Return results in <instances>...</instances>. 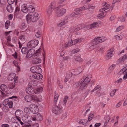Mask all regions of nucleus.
Here are the masks:
<instances>
[{"label": "nucleus", "mask_w": 127, "mask_h": 127, "mask_svg": "<svg viewBox=\"0 0 127 127\" xmlns=\"http://www.w3.org/2000/svg\"><path fill=\"white\" fill-rule=\"evenodd\" d=\"M91 76L90 75L88 76L84 79H82L79 82H77L76 83V85L78 87L80 86V89H81L86 88L87 84L90 81Z\"/></svg>", "instance_id": "nucleus-1"}, {"label": "nucleus", "mask_w": 127, "mask_h": 127, "mask_svg": "<svg viewBox=\"0 0 127 127\" xmlns=\"http://www.w3.org/2000/svg\"><path fill=\"white\" fill-rule=\"evenodd\" d=\"M81 70H80L78 71L77 69H72L71 70H70L67 72L65 78L64 80L65 82H67L68 80L70 78L72 75H77L81 73Z\"/></svg>", "instance_id": "nucleus-2"}, {"label": "nucleus", "mask_w": 127, "mask_h": 127, "mask_svg": "<svg viewBox=\"0 0 127 127\" xmlns=\"http://www.w3.org/2000/svg\"><path fill=\"white\" fill-rule=\"evenodd\" d=\"M52 112L55 114L59 115L62 113L63 108L62 106L59 104L58 105H54L52 107Z\"/></svg>", "instance_id": "nucleus-3"}, {"label": "nucleus", "mask_w": 127, "mask_h": 127, "mask_svg": "<svg viewBox=\"0 0 127 127\" xmlns=\"http://www.w3.org/2000/svg\"><path fill=\"white\" fill-rule=\"evenodd\" d=\"M25 100L28 102H29L32 100L38 101L39 99L36 95H27L25 97Z\"/></svg>", "instance_id": "nucleus-4"}, {"label": "nucleus", "mask_w": 127, "mask_h": 127, "mask_svg": "<svg viewBox=\"0 0 127 127\" xmlns=\"http://www.w3.org/2000/svg\"><path fill=\"white\" fill-rule=\"evenodd\" d=\"M56 3L55 2H53L49 6L47 10V14L48 15H51L53 9L56 7Z\"/></svg>", "instance_id": "nucleus-5"}, {"label": "nucleus", "mask_w": 127, "mask_h": 127, "mask_svg": "<svg viewBox=\"0 0 127 127\" xmlns=\"http://www.w3.org/2000/svg\"><path fill=\"white\" fill-rule=\"evenodd\" d=\"M58 7H57L54 9L55 11L56 12V14H57L59 16H62L66 12V10L64 8H61L60 11H58V10L59 9Z\"/></svg>", "instance_id": "nucleus-6"}, {"label": "nucleus", "mask_w": 127, "mask_h": 127, "mask_svg": "<svg viewBox=\"0 0 127 127\" xmlns=\"http://www.w3.org/2000/svg\"><path fill=\"white\" fill-rule=\"evenodd\" d=\"M39 41L36 40L30 41L27 44V46L29 48H33L36 46L38 44Z\"/></svg>", "instance_id": "nucleus-7"}, {"label": "nucleus", "mask_w": 127, "mask_h": 127, "mask_svg": "<svg viewBox=\"0 0 127 127\" xmlns=\"http://www.w3.org/2000/svg\"><path fill=\"white\" fill-rule=\"evenodd\" d=\"M31 72L33 73H41L42 70L41 69L37 66L32 67L30 69Z\"/></svg>", "instance_id": "nucleus-8"}, {"label": "nucleus", "mask_w": 127, "mask_h": 127, "mask_svg": "<svg viewBox=\"0 0 127 127\" xmlns=\"http://www.w3.org/2000/svg\"><path fill=\"white\" fill-rule=\"evenodd\" d=\"M30 110L33 114L38 113L39 109L37 105L34 104H31L30 105Z\"/></svg>", "instance_id": "nucleus-9"}, {"label": "nucleus", "mask_w": 127, "mask_h": 127, "mask_svg": "<svg viewBox=\"0 0 127 127\" xmlns=\"http://www.w3.org/2000/svg\"><path fill=\"white\" fill-rule=\"evenodd\" d=\"M28 86L29 87L27 88L26 89V92L30 95L32 94L33 92V90L32 88V83L29 82L28 83Z\"/></svg>", "instance_id": "nucleus-10"}, {"label": "nucleus", "mask_w": 127, "mask_h": 127, "mask_svg": "<svg viewBox=\"0 0 127 127\" xmlns=\"http://www.w3.org/2000/svg\"><path fill=\"white\" fill-rule=\"evenodd\" d=\"M34 55L35 56V50L33 49H31L28 50L26 57L27 58H29Z\"/></svg>", "instance_id": "nucleus-11"}, {"label": "nucleus", "mask_w": 127, "mask_h": 127, "mask_svg": "<svg viewBox=\"0 0 127 127\" xmlns=\"http://www.w3.org/2000/svg\"><path fill=\"white\" fill-rule=\"evenodd\" d=\"M39 17V14L36 12L32 13V22H34L36 21Z\"/></svg>", "instance_id": "nucleus-12"}, {"label": "nucleus", "mask_w": 127, "mask_h": 127, "mask_svg": "<svg viewBox=\"0 0 127 127\" xmlns=\"http://www.w3.org/2000/svg\"><path fill=\"white\" fill-rule=\"evenodd\" d=\"M41 73H37L35 74H33L32 76V78L37 80H39L43 78L42 75L40 74Z\"/></svg>", "instance_id": "nucleus-13"}, {"label": "nucleus", "mask_w": 127, "mask_h": 127, "mask_svg": "<svg viewBox=\"0 0 127 127\" xmlns=\"http://www.w3.org/2000/svg\"><path fill=\"white\" fill-rule=\"evenodd\" d=\"M120 72L121 73L124 75L123 77V79H126L127 78V68H123L120 71Z\"/></svg>", "instance_id": "nucleus-14"}, {"label": "nucleus", "mask_w": 127, "mask_h": 127, "mask_svg": "<svg viewBox=\"0 0 127 127\" xmlns=\"http://www.w3.org/2000/svg\"><path fill=\"white\" fill-rule=\"evenodd\" d=\"M68 22L67 20L65 19L64 21L62 22L57 24L58 27L61 30L63 29L64 27V25Z\"/></svg>", "instance_id": "nucleus-15"}, {"label": "nucleus", "mask_w": 127, "mask_h": 127, "mask_svg": "<svg viewBox=\"0 0 127 127\" xmlns=\"http://www.w3.org/2000/svg\"><path fill=\"white\" fill-rule=\"evenodd\" d=\"M106 2H105V4L104 5H103V6H105V7H104L101 9L100 10V11L101 12L104 11L108 8H109L110 7V5L109 4H107V5H106ZM114 7L113 6H112L110 7V9L111 10H112Z\"/></svg>", "instance_id": "nucleus-16"}, {"label": "nucleus", "mask_w": 127, "mask_h": 127, "mask_svg": "<svg viewBox=\"0 0 127 127\" xmlns=\"http://www.w3.org/2000/svg\"><path fill=\"white\" fill-rule=\"evenodd\" d=\"M21 11L24 13H26L28 12V6L26 4H23L21 7Z\"/></svg>", "instance_id": "nucleus-17"}, {"label": "nucleus", "mask_w": 127, "mask_h": 127, "mask_svg": "<svg viewBox=\"0 0 127 127\" xmlns=\"http://www.w3.org/2000/svg\"><path fill=\"white\" fill-rule=\"evenodd\" d=\"M40 57H35L32 61V63L33 64H36L41 63V59Z\"/></svg>", "instance_id": "nucleus-18"}, {"label": "nucleus", "mask_w": 127, "mask_h": 127, "mask_svg": "<svg viewBox=\"0 0 127 127\" xmlns=\"http://www.w3.org/2000/svg\"><path fill=\"white\" fill-rule=\"evenodd\" d=\"M88 29H90L95 27H97L99 26L98 23L95 22L92 24L88 25L87 26Z\"/></svg>", "instance_id": "nucleus-19"}, {"label": "nucleus", "mask_w": 127, "mask_h": 127, "mask_svg": "<svg viewBox=\"0 0 127 127\" xmlns=\"http://www.w3.org/2000/svg\"><path fill=\"white\" fill-rule=\"evenodd\" d=\"M110 118L108 116H105L104 117V127H109L107 125L109 120Z\"/></svg>", "instance_id": "nucleus-20"}, {"label": "nucleus", "mask_w": 127, "mask_h": 127, "mask_svg": "<svg viewBox=\"0 0 127 127\" xmlns=\"http://www.w3.org/2000/svg\"><path fill=\"white\" fill-rule=\"evenodd\" d=\"M127 60V55L125 54L118 60V62L120 64H122L124 61Z\"/></svg>", "instance_id": "nucleus-21"}, {"label": "nucleus", "mask_w": 127, "mask_h": 127, "mask_svg": "<svg viewBox=\"0 0 127 127\" xmlns=\"http://www.w3.org/2000/svg\"><path fill=\"white\" fill-rule=\"evenodd\" d=\"M16 76V74L15 73H12L9 74L8 76L7 79L8 81H11L13 80Z\"/></svg>", "instance_id": "nucleus-22"}, {"label": "nucleus", "mask_w": 127, "mask_h": 127, "mask_svg": "<svg viewBox=\"0 0 127 127\" xmlns=\"http://www.w3.org/2000/svg\"><path fill=\"white\" fill-rule=\"evenodd\" d=\"M113 49H111L109 50L106 55V57L108 59L110 58L113 55Z\"/></svg>", "instance_id": "nucleus-23"}, {"label": "nucleus", "mask_w": 127, "mask_h": 127, "mask_svg": "<svg viewBox=\"0 0 127 127\" xmlns=\"http://www.w3.org/2000/svg\"><path fill=\"white\" fill-rule=\"evenodd\" d=\"M124 37V35L121 34V35H116L114 36L113 37V39L116 40H119L122 39Z\"/></svg>", "instance_id": "nucleus-24"}, {"label": "nucleus", "mask_w": 127, "mask_h": 127, "mask_svg": "<svg viewBox=\"0 0 127 127\" xmlns=\"http://www.w3.org/2000/svg\"><path fill=\"white\" fill-rule=\"evenodd\" d=\"M30 118V117L27 114H24L22 117V120L24 122H26Z\"/></svg>", "instance_id": "nucleus-25"}, {"label": "nucleus", "mask_w": 127, "mask_h": 127, "mask_svg": "<svg viewBox=\"0 0 127 127\" xmlns=\"http://www.w3.org/2000/svg\"><path fill=\"white\" fill-rule=\"evenodd\" d=\"M98 43H100L105 41L107 38L105 37H102L97 38Z\"/></svg>", "instance_id": "nucleus-26"}, {"label": "nucleus", "mask_w": 127, "mask_h": 127, "mask_svg": "<svg viewBox=\"0 0 127 127\" xmlns=\"http://www.w3.org/2000/svg\"><path fill=\"white\" fill-rule=\"evenodd\" d=\"M41 52V48H39L38 50H36V52H35V56L40 57L42 55Z\"/></svg>", "instance_id": "nucleus-27"}, {"label": "nucleus", "mask_w": 127, "mask_h": 127, "mask_svg": "<svg viewBox=\"0 0 127 127\" xmlns=\"http://www.w3.org/2000/svg\"><path fill=\"white\" fill-rule=\"evenodd\" d=\"M43 91V88L42 87H37L35 89V93L36 94H39L42 93Z\"/></svg>", "instance_id": "nucleus-28"}, {"label": "nucleus", "mask_w": 127, "mask_h": 127, "mask_svg": "<svg viewBox=\"0 0 127 127\" xmlns=\"http://www.w3.org/2000/svg\"><path fill=\"white\" fill-rule=\"evenodd\" d=\"M28 11L29 12H33L35 10V8L34 6L32 5L28 6Z\"/></svg>", "instance_id": "nucleus-29"}, {"label": "nucleus", "mask_w": 127, "mask_h": 127, "mask_svg": "<svg viewBox=\"0 0 127 127\" xmlns=\"http://www.w3.org/2000/svg\"><path fill=\"white\" fill-rule=\"evenodd\" d=\"M83 40V39L82 38H78L75 40H72L73 45H74L78 42H82Z\"/></svg>", "instance_id": "nucleus-30"}, {"label": "nucleus", "mask_w": 127, "mask_h": 127, "mask_svg": "<svg viewBox=\"0 0 127 127\" xmlns=\"http://www.w3.org/2000/svg\"><path fill=\"white\" fill-rule=\"evenodd\" d=\"M26 17L27 22L32 21V14H28L26 16Z\"/></svg>", "instance_id": "nucleus-31"}, {"label": "nucleus", "mask_w": 127, "mask_h": 127, "mask_svg": "<svg viewBox=\"0 0 127 127\" xmlns=\"http://www.w3.org/2000/svg\"><path fill=\"white\" fill-rule=\"evenodd\" d=\"M35 115L37 121H41L43 120L42 116L40 114H38Z\"/></svg>", "instance_id": "nucleus-32"}, {"label": "nucleus", "mask_w": 127, "mask_h": 127, "mask_svg": "<svg viewBox=\"0 0 127 127\" xmlns=\"http://www.w3.org/2000/svg\"><path fill=\"white\" fill-rule=\"evenodd\" d=\"M98 43L97 38H96L92 40L91 44L92 45H95Z\"/></svg>", "instance_id": "nucleus-33"}, {"label": "nucleus", "mask_w": 127, "mask_h": 127, "mask_svg": "<svg viewBox=\"0 0 127 127\" xmlns=\"http://www.w3.org/2000/svg\"><path fill=\"white\" fill-rule=\"evenodd\" d=\"M7 11L10 12H13V8L12 6L11 5H9L7 6L6 8Z\"/></svg>", "instance_id": "nucleus-34"}, {"label": "nucleus", "mask_w": 127, "mask_h": 127, "mask_svg": "<svg viewBox=\"0 0 127 127\" xmlns=\"http://www.w3.org/2000/svg\"><path fill=\"white\" fill-rule=\"evenodd\" d=\"M0 89L2 91H5L7 90V87L4 84H2L0 86Z\"/></svg>", "instance_id": "nucleus-35"}, {"label": "nucleus", "mask_w": 127, "mask_h": 127, "mask_svg": "<svg viewBox=\"0 0 127 127\" xmlns=\"http://www.w3.org/2000/svg\"><path fill=\"white\" fill-rule=\"evenodd\" d=\"M28 49L27 47H23L22 48L21 51L22 53L25 54L27 53Z\"/></svg>", "instance_id": "nucleus-36"}, {"label": "nucleus", "mask_w": 127, "mask_h": 127, "mask_svg": "<svg viewBox=\"0 0 127 127\" xmlns=\"http://www.w3.org/2000/svg\"><path fill=\"white\" fill-rule=\"evenodd\" d=\"M124 26L123 25H121L116 28L115 30V32H118L121 31V30L123 29L124 28Z\"/></svg>", "instance_id": "nucleus-37"}, {"label": "nucleus", "mask_w": 127, "mask_h": 127, "mask_svg": "<svg viewBox=\"0 0 127 127\" xmlns=\"http://www.w3.org/2000/svg\"><path fill=\"white\" fill-rule=\"evenodd\" d=\"M21 112H22V111L20 110H16L15 112V115L17 117H19L20 116Z\"/></svg>", "instance_id": "nucleus-38"}, {"label": "nucleus", "mask_w": 127, "mask_h": 127, "mask_svg": "<svg viewBox=\"0 0 127 127\" xmlns=\"http://www.w3.org/2000/svg\"><path fill=\"white\" fill-rule=\"evenodd\" d=\"M117 91L118 89H116L111 91L110 93V96L111 97L114 96L115 95L116 92Z\"/></svg>", "instance_id": "nucleus-39"}, {"label": "nucleus", "mask_w": 127, "mask_h": 127, "mask_svg": "<svg viewBox=\"0 0 127 127\" xmlns=\"http://www.w3.org/2000/svg\"><path fill=\"white\" fill-rule=\"evenodd\" d=\"M25 123V125L27 126H31L32 124V122L31 120H28L26 122H24Z\"/></svg>", "instance_id": "nucleus-40"}, {"label": "nucleus", "mask_w": 127, "mask_h": 127, "mask_svg": "<svg viewBox=\"0 0 127 127\" xmlns=\"http://www.w3.org/2000/svg\"><path fill=\"white\" fill-rule=\"evenodd\" d=\"M82 28V26L81 25H79L76 26L74 28V30L75 32L79 30L80 29Z\"/></svg>", "instance_id": "nucleus-41"}, {"label": "nucleus", "mask_w": 127, "mask_h": 127, "mask_svg": "<svg viewBox=\"0 0 127 127\" xmlns=\"http://www.w3.org/2000/svg\"><path fill=\"white\" fill-rule=\"evenodd\" d=\"M24 111L26 113H29L30 110V105L29 107H25L24 109Z\"/></svg>", "instance_id": "nucleus-42"}, {"label": "nucleus", "mask_w": 127, "mask_h": 127, "mask_svg": "<svg viewBox=\"0 0 127 127\" xmlns=\"http://www.w3.org/2000/svg\"><path fill=\"white\" fill-rule=\"evenodd\" d=\"M51 122V120L50 119H47L45 120V123L46 125L48 126L50 124Z\"/></svg>", "instance_id": "nucleus-43"}, {"label": "nucleus", "mask_w": 127, "mask_h": 127, "mask_svg": "<svg viewBox=\"0 0 127 127\" xmlns=\"http://www.w3.org/2000/svg\"><path fill=\"white\" fill-rule=\"evenodd\" d=\"M90 7L89 6V5H85L83 6L80 7V8L81 11L83 10H84L85 9H87L89 8Z\"/></svg>", "instance_id": "nucleus-44"}, {"label": "nucleus", "mask_w": 127, "mask_h": 127, "mask_svg": "<svg viewBox=\"0 0 127 127\" xmlns=\"http://www.w3.org/2000/svg\"><path fill=\"white\" fill-rule=\"evenodd\" d=\"M58 95L56 93H55L54 96V100L55 103H56L58 99Z\"/></svg>", "instance_id": "nucleus-45"}, {"label": "nucleus", "mask_w": 127, "mask_h": 127, "mask_svg": "<svg viewBox=\"0 0 127 127\" xmlns=\"http://www.w3.org/2000/svg\"><path fill=\"white\" fill-rule=\"evenodd\" d=\"M82 124L85 126H87L88 124V121L86 119H82Z\"/></svg>", "instance_id": "nucleus-46"}, {"label": "nucleus", "mask_w": 127, "mask_h": 127, "mask_svg": "<svg viewBox=\"0 0 127 127\" xmlns=\"http://www.w3.org/2000/svg\"><path fill=\"white\" fill-rule=\"evenodd\" d=\"M8 87L9 89H11L15 87V85L13 83H10L8 84Z\"/></svg>", "instance_id": "nucleus-47"}, {"label": "nucleus", "mask_w": 127, "mask_h": 127, "mask_svg": "<svg viewBox=\"0 0 127 127\" xmlns=\"http://www.w3.org/2000/svg\"><path fill=\"white\" fill-rule=\"evenodd\" d=\"M74 59L75 60L77 61H82L81 58L79 56H75L74 57Z\"/></svg>", "instance_id": "nucleus-48"}, {"label": "nucleus", "mask_w": 127, "mask_h": 127, "mask_svg": "<svg viewBox=\"0 0 127 127\" xmlns=\"http://www.w3.org/2000/svg\"><path fill=\"white\" fill-rule=\"evenodd\" d=\"M104 14V12H102L99 14L97 16L98 18L100 19L104 17L105 16Z\"/></svg>", "instance_id": "nucleus-49"}, {"label": "nucleus", "mask_w": 127, "mask_h": 127, "mask_svg": "<svg viewBox=\"0 0 127 127\" xmlns=\"http://www.w3.org/2000/svg\"><path fill=\"white\" fill-rule=\"evenodd\" d=\"M80 8L76 9H75V13L74 14L76 15L79 14L80 12L81 11Z\"/></svg>", "instance_id": "nucleus-50"}, {"label": "nucleus", "mask_w": 127, "mask_h": 127, "mask_svg": "<svg viewBox=\"0 0 127 127\" xmlns=\"http://www.w3.org/2000/svg\"><path fill=\"white\" fill-rule=\"evenodd\" d=\"M68 97L67 96L65 97L63 102V105L65 106L66 105V103L67 102Z\"/></svg>", "instance_id": "nucleus-51"}, {"label": "nucleus", "mask_w": 127, "mask_h": 127, "mask_svg": "<svg viewBox=\"0 0 127 127\" xmlns=\"http://www.w3.org/2000/svg\"><path fill=\"white\" fill-rule=\"evenodd\" d=\"M41 35V34L39 31H38L35 34V36L37 38L40 37Z\"/></svg>", "instance_id": "nucleus-52"}, {"label": "nucleus", "mask_w": 127, "mask_h": 127, "mask_svg": "<svg viewBox=\"0 0 127 127\" xmlns=\"http://www.w3.org/2000/svg\"><path fill=\"white\" fill-rule=\"evenodd\" d=\"M93 114L90 113L88 117V120L89 121H91L93 117Z\"/></svg>", "instance_id": "nucleus-53"}, {"label": "nucleus", "mask_w": 127, "mask_h": 127, "mask_svg": "<svg viewBox=\"0 0 127 127\" xmlns=\"http://www.w3.org/2000/svg\"><path fill=\"white\" fill-rule=\"evenodd\" d=\"M9 101V100L8 99H5L3 101V104L4 106H5L8 104Z\"/></svg>", "instance_id": "nucleus-54"}, {"label": "nucleus", "mask_w": 127, "mask_h": 127, "mask_svg": "<svg viewBox=\"0 0 127 127\" xmlns=\"http://www.w3.org/2000/svg\"><path fill=\"white\" fill-rule=\"evenodd\" d=\"M10 24V21H7L5 23V27L6 29H8L9 26Z\"/></svg>", "instance_id": "nucleus-55"}, {"label": "nucleus", "mask_w": 127, "mask_h": 127, "mask_svg": "<svg viewBox=\"0 0 127 127\" xmlns=\"http://www.w3.org/2000/svg\"><path fill=\"white\" fill-rule=\"evenodd\" d=\"M57 83L59 87L61 88H62L63 86L62 84V82L61 81H60L59 80H58L57 81Z\"/></svg>", "instance_id": "nucleus-56"}, {"label": "nucleus", "mask_w": 127, "mask_h": 127, "mask_svg": "<svg viewBox=\"0 0 127 127\" xmlns=\"http://www.w3.org/2000/svg\"><path fill=\"white\" fill-rule=\"evenodd\" d=\"M116 66L115 64H113L109 68V70H110V71H112L113 70Z\"/></svg>", "instance_id": "nucleus-57"}, {"label": "nucleus", "mask_w": 127, "mask_h": 127, "mask_svg": "<svg viewBox=\"0 0 127 127\" xmlns=\"http://www.w3.org/2000/svg\"><path fill=\"white\" fill-rule=\"evenodd\" d=\"M125 18L123 16L120 17L119 18L118 20L120 21L121 22H123L125 21Z\"/></svg>", "instance_id": "nucleus-58"}, {"label": "nucleus", "mask_w": 127, "mask_h": 127, "mask_svg": "<svg viewBox=\"0 0 127 127\" xmlns=\"http://www.w3.org/2000/svg\"><path fill=\"white\" fill-rule=\"evenodd\" d=\"M15 1V0H7L8 3L9 5L13 4Z\"/></svg>", "instance_id": "nucleus-59"}, {"label": "nucleus", "mask_w": 127, "mask_h": 127, "mask_svg": "<svg viewBox=\"0 0 127 127\" xmlns=\"http://www.w3.org/2000/svg\"><path fill=\"white\" fill-rule=\"evenodd\" d=\"M25 36L24 35H21L19 37V39L22 41H24L25 39Z\"/></svg>", "instance_id": "nucleus-60"}, {"label": "nucleus", "mask_w": 127, "mask_h": 127, "mask_svg": "<svg viewBox=\"0 0 127 127\" xmlns=\"http://www.w3.org/2000/svg\"><path fill=\"white\" fill-rule=\"evenodd\" d=\"M8 104L10 108H12L13 106V102L12 101H9Z\"/></svg>", "instance_id": "nucleus-61"}, {"label": "nucleus", "mask_w": 127, "mask_h": 127, "mask_svg": "<svg viewBox=\"0 0 127 127\" xmlns=\"http://www.w3.org/2000/svg\"><path fill=\"white\" fill-rule=\"evenodd\" d=\"M19 7H18V6H17L15 8V14H17L18 13L19 11Z\"/></svg>", "instance_id": "nucleus-62"}, {"label": "nucleus", "mask_w": 127, "mask_h": 127, "mask_svg": "<svg viewBox=\"0 0 127 127\" xmlns=\"http://www.w3.org/2000/svg\"><path fill=\"white\" fill-rule=\"evenodd\" d=\"M13 127H19V125L17 122H14L13 124Z\"/></svg>", "instance_id": "nucleus-63"}, {"label": "nucleus", "mask_w": 127, "mask_h": 127, "mask_svg": "<svg viewBox=\"0 0 127 127\" xmlns=\"http://www.w3.org/2000/svg\"><path fill=\"white\" fill-rule=\"evenodd\" d=\"M1 127H9V125L7 124H2L1 125Z\"/></svg>", "instance_id": "nucleus-64"}]
</instances>
